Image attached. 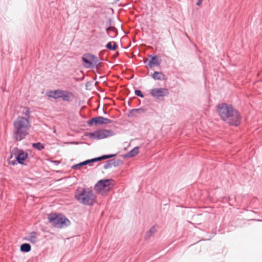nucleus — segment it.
<instances>
[{"instance_id":"obj_1","label":"nucleus","mask_w":262,"mask_h":262,"mask_svg":"<svg viewBox=\"0 0 262 262\" xmlns=\"http://www.w3.org/2000/svg\"><path fill=\"white\" fill-rule=\"evenodd\" d=\"M217 111L221 119L230 126H237L242 121L241 113L232 105L226 103L218 104Z\"/></svg>"},{"instance_id":"obj_2","label":"nucleus","mask_w":262,"mask_h":262,"mask_svg":"<svg viewBox=\"0 0 262 262\" xmlns=\"http://www.w3.org/2000/svg\"><path fill=\"white\" fill-rule=\"evenodd\" d=\"M13 138L17 141L24 139L29 134L30 126L29 120L25 117H18L13 123Z\"/></svg>"},{"instance_id":"obj_3","label":"nucleus","mask_w":262,"mask_h":262,"mask_svg":"<svg viewBox=\"0 0 262 262\" xmlns=\"http://www.w3.org/2000/svg\"><path fill=\"white\" fill-rule=\"evenodd\" d=\"M75 198L80 203L92 206L96 202V197L93 191L83 188H78L75 192Z\"/></svg>"},{"instance_id":"obj_4","label":"nucleus","mask_w":262,"mask_h":262,"mask_svg":"<svg viewBox=\"0 0 262 262\" xmlns=\"http://www.w3.org/2000/svg\"><path fill=\"white\" fill-rule=\"evenodd\" d=\"M48 219L49 222L55 227L61 228L70 224L69 220L61 214H49Z\"/></svg>"},{"instance_id":"obj_5","label":"nucleus","mask_w":262,"mask_h":262,"mask_svg":"<svg viewBox=\"0 0 262 262\" xmlns=\"http://www.w3.org/2000/svg\"><path fill=\"white\" fill-rule=\"evenodd\" d=\"M82 61L84 62L83 66L86 68L98 69L101 63L97 56L91 54H85L82 57Z\"/></svg>"},{"instance_id":"obj_6","label":"nucleus","mask_w":262,"mask_h":262,"mask_svg":"<svg viewBox=\"0 0 262 262\" xmlns=\"http://www.w3.org/2000/svg\"><path fill=\"white\" fill-rule=\"evenodd\" d=\"M114 133L111 129H98L93 132L88 133L85 136L91 139L100 140L114 135Z\"/></svg>"},{"instance_id":"obj_7","label":"nucleus","mask_w":262,"mask_h":262,"mask_svg":"<svg viewBox=\"0 0 262 262\" xmlns=\"http://www.w3.org/2000/svg\"><path fill=\"white\" fill-rule=\"evenodd\" d=\"M114 133L111 129H98L93 132L88 133L85 136L91 139L100 140L114 135Z\"/></svg>"},{"instance_id":"obj_8","label":"nucleus","mask_w":262,"mask_h":262,"mask_svg":"<svg viewBox=\"0 0 262 262\" xmlns=\"http://www.w3.org/2000/svg\"><path fill=\"white\" fill-rule=\"evenodd\" d=\"M150 94L156 100L163 101L168 95L169 91L166 88H155L150 90Z\"/></svg>"},{"instance_id":"obj_9","label":"nucleus","mask_w":262,"mask_h":262,"mask_svg":"<svg viewBox=\"0 0 262 262\" xmlns=\"http://www.w3.org/2000/svg\"><path fill=\"white\" fill-rule=\"evenodd\" d=\"M112 122V120L108 118H106L102 116H98L91 118L88 121V124L91 126L93 124L97 125L100 124H110Z\"/></svg>"},{"instance_id":"obj_10","label":"nucleus","mask_w":262,"mask_h":262,"mask_svg":"<svg viewBox=\"0 0 262 262\" xmlns=\"http://www.w3.org/2000/svg\"><path fill=\"white\" fill-rule=\"evenodd\" d=\"M113 181L112 179H101L95 184L94 189L96 191H99L109 188Z\"/></svg>"},{"instance_id":"obj_11","label":"nucleus","mask_w":262,"mask_h":262,"mask_svg":"<svg viewBox=\"0 0 262 262\" xmlns=\"http://www.w3.org/2000/svg\"><path fill=\"white\" fill-rule=\"evenodd\" d=\"M122 164V161L119 159H111L105 162L103 166V168L104 169H107L112 166L116 167Z\"/></svg>"},{"instance_id":"obj_12","label":"nucleus","mask_w":262,"mask_h":262,"mask_svg":"<svg viewBox=\"0 0 262 262\" xmlns=\"http://www.w3.org/2000/svg\"><path fill=\"white\" fill-rule=\"evenodd\" d=\"M16 149L17 151V153L14 154L15 156V159H16V161L18 164L23 165L24 164V161L28 158V154L27 152H25L23 150H18L17 148H16Z\"/></svg>"},{"instance_id":"obj_13","label":"nucleus","mask_w":262,"mask_h":262,"mask_svg":"<svg viewBox=\"0 0 262 262\" xmlns=\"http://www.w3.org/2000/svg\"><path fill=\"white\" fill-rule=\"evenodd\" d=\"M60 98L64 101L71 102L74 98V94L68 91L62 90Z\"/></svg>"},{"instance_id":"obj_14","label":"nucleus","mask_w":262,"mask_h":262,"mask_svg":"<svg viewBox=\"0 0 262 262\" xmlns=\"http://www.w3.org/2000/svg\"><path fill=\"white\" fill-rule=\"evenodd\" d=\"M146 110L143 108H134L129 111L128 114L129 117H134L146 112Z\"/></svg>"},{"instance_id":"obj_15","label":"nucleus","mask_w":262,"mask_h":262,"mask_svg":"<svg viewBox=\"0 0 262 262\" xmlns=\"http://www.w3.org/2000/svg\"><path fill=\"white\" fill-rule=\"evenodd\" d=\"M96 162V160L94 158L91 159H88L86 160H85L83 162H80L78 164H75L72 166V168L73 169H76L79 168L80 167L90 164L92 163Z\"/></svg>"},{"instance_id":"obj_16","label":"nucleus","mask_w":262,"mask_h":262,"mask_svg":"<svg viewBox=\"0 0 262 262\" xmlns=\"http://www.w3.org/2000/svg\"><path fill=\"white\" fill-rule=\"evenodd\" d=\"M62 90H57L55 91H49L47 92V96L54 99L60 98Z\"/></svg>"},{"instance_id":"obj_17","label":"nucleus","mask_w":262,"mask_h":262,"mask_svg":"<svg viewBox=\"0 0 262 262\" xmlns=\"http://www.w3.org/2000/svg\"><path fill=\"white\" fill-rule=\"evenodd\" d=\"M149 57L151 58L148 61V67L152 68L154 66H158L160 64V62L158 60V58L156 56H153L150 55Z\"/></svg>"},{"instance_id":"obj_18","label":"nucleus","mask_w":262,"mask_h":262,"mask_svg":"<svg viewBox=\"0 0 262 262\" xmlns=\"http://www.w3.org/2000/svg\"><path fill=\"white\" fill-rule=\"evenodd\" d=\"M106 31L107 35L112 38L116 37L118 35L117 30L114 27H107L106 28Z\"/></svg>"},{"instance_id":"obj_19","label":"nucleus","mask_w":262,"mask_h":262,"mask_svg":"<svg viewBox=\"0 0 262 262\" xmlns=\"http://www.w3.org/2000/svg\"><path fill=\"white\" fill-rule=\"evenodd\" d=\"M139 147L138 146H136L129 151L125 154L123 157L125 158L133 157L137 155L139 153Z\"/></svg>"},{"instance_id":"obj_20","label":"nucleus","mask_w":262,"mask_h":262,"mask_svg":"<svg viewBox=\"0 0 262 262\" xmlns=\"http://www.w3.org/2000/svg\"><path fill=\"white\" fill-rule=\"evenodd\" d=\"M36 234L35 232H32L25 239L32 244H36L38 241Z\"/></svg>"},{"instance_id":"obj_21","label":"nucleus","mask_w":262,"mask_h":262,"mask_svg":"<svg viewBox=\"0 0 262 262\" xmlns=\"http://www.w3.org/2000/svg\"><path fill=\"white\" fill-rule=\"evenodd\" d=\"M151 77L155 80H164L165 78L164 74L161 72L158 71L154 72V73L151 75Z\"/></svg>"},{"instance_id":"obj_22","label":"nucleus","mask_w":262,"mask_h":262,"mask_svg":"<svg viewBox=\"0 0 262 262\" xmlns=\"http://www.w3.org/2000/svg\"><path fill=\"white\" fill-rule=\"evenodd\" d=\"M20 251L23 252H29L31 249V246L28 243H24L20 245Z\"/></svg>"},{"instance_id":"obj_23","label":"nucleus","mask_w":262,"mask_h":262,"mask_svg":"<svg viewBox=\"0 0 262 262\" xmlns=\"http://www.w3.org/2000/svg\"><path fill=\"white\" fill-rule=\"evenodd\" d=\"M116 154H108V155H104L95 158V159L96 160V162L100 161L101 160L108 159L112 158L116 156Z\"/></svg>"},{"instance_id":"obj_24","label":"nucleus","mask_w":262,"mask_h":262,"mask_svg":"<svg viewBox=\"0 0 262 262\" xmlns=\"http://www.w3.org/2000/svg\"><path fill=\"white\" fill-rule=\"evenodd\" d=\"M106 48L112 51H115L117 48V45L115 41H110L107 43Z\"/></svg>"},{"instance_id":"obj_25","label":"nucleus","mask_w":262,"mask_h":262,"mask_svg":"<svg viewBox=\"0 0 262 262\" xmlns=\"http://www.w3.org/2000/svg\"><path fill=\"white\" fill-rule=\"evenodd\" d=\"M32 146L34 148L38 150H41L45 148L44 144L40 142L34 143L32 144Z\"/></svg>"},{"instance_id":"obj_26","label":"nucleus","mask_w":262,"mask_h":262,"mask_svg":"<svg viewBox=\"0 0 262 262\" xmlns=\"http://www.w3.org/2000/svg\"><path fill=\"white\" fill-rule=\"evenodd\" d=\"M156 232V228L154 226H152V227H151L150 229H149V231L147 233V234L145 236V239H149L150 237L152 235L155 234Z\"/></svg>"},{"instance_id":"obj_27","label":"nucleus","mask_w":262,"mask_h":262,"mask_svg":"<svg viewBox=\"0 0 262 262\" xmlns=\"http://www.w3.org/2000/svg\"><path fill=\"white\" fill-rule=\"evenodd\" d=\"M12 158H13V155H12V154H11L10 157H9V159L8 160V163L9 165H12L13 166H14L15 165H16L17 164V162L16 161V159L14 160H11V159H12Z\"/></svg>"},{"instance_id":"obj_28","label":"nucleus","mask_w":262,"mask_h":262,"mask_svg":"<svg viewBox=\"0 0 262 262\" xmlns=\"http://www.w3.org/2000/svg\"><path fill=\"white\" fill-rule=\"evenodd\" d=\"M135 94L136 95H137V96L140 97L141 98H144V96L142 94V92L139 90H135Z\"/></svg>"},{"instance_id":"obj_29","label":"nucleus","mask_w":262,"mask_h":262,"mask_svg":"<svg viewBox=\"0 0 262 262\" xmlns=\"http://www.w3.org/2000/svg\"><path fill=\"white\" fill-rule=\"evenodd\" d=\"M30 109L29 108H27L26 111L24 113V115H25L26 117H27L28 118H29V116H30Z\"/></svg>"},{"instance_id":"obj_30","label":"nucleus","mask_w":262,"mask_h":262,"mask_svg":"<svg viewBox=\"0 0 262 262\" xmlns=\"http://www.w3.org/2000/svg\"><path fill=\"white\" fill-rule=\"evenodd\" d=\"M111 23H112V19H109L108 20L106 23V28L107 27H112L111 25Z\"/></svg>"},{"instance_id":"obj_31","label":"nucleus","mask_w":262,"mask_h":262,"mask_svg":"<svg viewBox=\"0 0 262 262\" xmlns=\"http://www.w3.org/2000/svg\"><path fill=\"white\" fill-rule=\"evenodd\" d=\"M203 1V0H198V2L196 3V5L200 6L202 3Z\"/></svg>"},{"instance_id":"obj_32","label":"nucleus","mask_w":262,"mask_h":262,"mask_svg":"<svg viewBox=\"0 0 262 262\" xmlns=\"http://www.w3.org/2000/svg\"><path fill=\"white\" fill-rule=\"evenodd\" d=\"M53 162H54V163H55L56 164H58L60 163V162L58 161H53Z\"/></svg>"},{"instance_id":"obj_33","label":"nucleus","mask_w":262,"mask_h":262,"mask_svg":"<svg viewBox=\"0 0 262 262\" xmlns=\"http://www.w3.org/2000/svg\"><path fill=\"white\" fill-rule=\"evenodd\" d=\"M103 113L104 114H107L106 112L104 109H103Z\"/></svg>"},{"instance_id":"obj_34","label":"nucleus","mask_w":262,"mask_h":262,"mask_svg":"<svg viewBox=\"0 0 262 262\" xmlns=\"http://www.w3.org/2000/svg\"><path fill=\"white\" fill-rule=\"evenodd\" d=\"M119 1V0H116V2H118V1Z\"/></svg>"}]
</instances>
